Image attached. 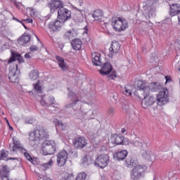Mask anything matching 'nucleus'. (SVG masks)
I'll return each mask as SVG.
<instances>
[{
    "label": "nucleus",
    "instance_id": "f257e3e1",
    "mask_svg": "<svg viewBox=\"0 0 180 180\" xmlns=\"http://www.w3.org/2000/svg\"><path fill=\"white\" fill-rule=\"evenodd\" d=\"M63 1L60 0H51L48 4V6L51 11H56V9L59 8L58 10V19L65 23L67 20L71 19V11L63 7Z\"/></svg>",
    "mask_w": 180,
    "mask_h": 180
},
{
    "label": "nucleus",
    "instance_id": "f03ea898",
    "mask_svg": "<svg viewBox=\"0 0 180 180\" xmlns=\"http://www.w3.org/2000/svg\"><path fill=\"white\" fill-rule=\"evenodd\" d=\"M143 101L145 106H153L156 101L158 106H164V105L168 102V89H163L162 91H159L157 95V98H154L153 96H150L145 97Z\"/></svg>",
    "mask_w": 180,
    "mask_h": 180
},
{
    "label": "nucleus",
    "instance_id": "7ed1b4c3",
    "mask_svg": "<svg viewBox=\"0 0 180 180\" xmlns=\"http://www.w3.org/2000/svg\"><path fill=\"white\" fill-rule=\"evenodd\" d=\"M50 137L49 131L44 127L37 126L33 131L29 133L30 141H44Z\"/></svg>",
    "mask_w": 180,
    "mask_h": 180
},
{
    "label": "nucleus",
    "instance_id": "20e7f679",
    "mask_svg": "<svg viewBox=\"0 0 180 180\" xmlns=\"http://www.w3.org/2000/svg\"><path fill=\"white\" fill-rule=\"evenodd\" d=\"M112 26L115 32H123L129 27V23L124 18L120 17H113L112 18Z\"/></svg>",
    "mask_w": 180,
    "mask_h": 180
},
{
    "label": "nucleus",
    "instance_id": "39448f33",
    "mask_svg": "<svg viewBox=\"0 0 180 180\" xmlns=\"http://www.w3.org/2000/svg\"><path fill=\"white\" fill-rule=\"evenodd\" d=\"M10 151H12L13 153H16V151H20V153H22L24 154L25 158L32 162L33 164V158L27 153V150L22 146V144H20V142H19L17 140L13 139V143L10 144Z\"/></svg>",
    "mask_w": 180,
    "mask_h": 180
},
{
    "label": "nucleus",
    "instance_id": "423d86ee",
    "mask_svg": "<svg viewBox=\"0 0 180 180\" xmlns=\"http://www.w3.org/2000/svg\"><path fill=\"white\" fill-rule=\"evenodd\" d=\"M99 72L101 75H108V79H115V78H117L116 71L113 70V66L109 62L103 63Z\"/></svg>",
    "mask_w": 180,
    "mask_h": 180
},
{
    "label": "nucleus",
    "instance_id": "0eeeda50",
    "mask_svg": "<svg viewBox=\"0 0 180 180\" xmlns=\"http://www.w3.org/2000/svg\"><path fill=\"white\" fill-rule=\"evenodd\" d=\"M57 150V143L54 141H46L43 143L42 151L44 155H53Z\"/></svg>",
    "mask_w": 180,
    "mask_h": 180
},
{
    "label": "nucleus",
    "instance_id": "6e6552de",
    "mask_svg": "<svg viewBox=\"0 0 180 180\" xmlns=\"http://www.w3.org/2000/svg\"><path fill=\"white\" fill-rule=\"evenodd\" d=\"M146 171H147V167L143 166L141 165H138L135 166V167L131 171V178L134 180L140 179V178H143L144 176V174H146Z\"/></svg>",
    "mask_w": 180,
    "mask_h": 180
},
{
    "label": "nucleus",
    "instance_id": "1a4fd4ad",
    "mask_svg": "<svg viewBox=\"0 0 180 180\" xmlns=\"http://www.w3.org/2000/svg\"><path fill=\"white\" fill-rule=\"evenodd\" d=\"M18 75H20V70L18 68V64L11 65L9 68L8 73V79L10 82H12L13 84L19 82V78H18Z\"/></svg>",
    "mask_w": 180,
    "mask_h": 180
},
{
    "label": "nucleus",
    "instance_id": "9d476101",
    "mask_svg": "<svg viewBox=\"0 0 180 180\" xmlns=\"http://www.w3.org/2000/svg\"><path fill=\"white\" fill-rule=\"evenodd\" d=\"M108 162H109V155L108 154L100 155L96 159L94 165L103 169L108 167Z\"/></svg>",
    "mask_w": 180,
    "mask_h": 180
},
{
    "label": "nucleus",
    "instance_id": "9b49d317",
    "mask_svg": "<svg viewBox=\"0 0 180 180\" xmlns=\"http://www.w3.org/2000/svg\"><path fill=\"white\" fill-rule=\"evenodd\" d=\"M56 162L58 167H64L67 162V160H68V153L65 150H63L60 151L57 155Z\"/></svg>",
    "mask_w": 180,
    "mask_h": 180
},
{
    "label": "nucleus",
    "instance_id": "f8f14e48",
    "mask_svg": "<svg viewBox=\"0 0 180 180\" xmlns=\"http://www.w3.org/2000/svg\"><path fill=\"white\" fill-rule=\"evenodd\" d=\"M86 144H88V141L84 136L76 137L73 141L74 147L79 150H82V148H85Z\"/></svg>",
    "mask_w": 180,
    "mask_h": 180
},
{
    "label": "nucleus",
    "instance_id": "ddd939ff",
    "mask_svg": "<svg viewBox=\"0 0 180 180\" xmlns=\"http://www.w3.org/2000/svg\"><path fill=\"white\" fill-rule=\"evenodd\" d=\"M111 140L114 141V143L117 144V146H127L129 144V139L120 134H114L111 137Z\"/></svg>",
    "mask_w": 180,
    "mask_h": 180
},
{
    "label": "nucleus",
    "instance_id": "4468645a",
    "mask_svg": "<svg viewBox=\"0 0 180 180\" xmlns=\"http://www.w3.org/2000/svg\"><path fill=\"white\" fill-rule=\"evenodd\" d=\"M68 99L70 100V102L65 105L66 108H74L78 102H79V99L78 98V96L75 94L73 91H70L68 94Z\"/></svg>",
    "mask_w": 180,
    "mask_h": 180
},
{
    "label": "nucleus",
    "instance_id": "2eb2a0df",
    "mask_svg": "<svg viewBox=\"0 0 180 180\" xmlns=\"http://www.w3.org/2000/svg\"><path fill=\"white\" fill-rule=\"evenodd\" d=\"M150 91L151 89L150 87L148 86L145 87L143 89H138L134 91V95L135 96H137L139 99H143L145 98H148L150 96Z\"/></svg>",
    "mask_w": 180,
    "mask_h": 180
},
{
    "label": "nucleus",
    "instance_id": "dca6fc26",
    "mask_svg": "<svg viewBox=\"0 0 180 180\" xmlns=\"http://www.w3.org/2000/svg\"><path fill=\"white\" fill-rule=\"evenodd\" d=\"M63 25L64 23L63 21L58 20V18H57L56 20L51 22L49 24V29L52 30V32H60Z\"/></svg>",
    "mask_w": 180,
    "mask_h": 180
},
{
    "label": "nucleus",
    "instance_id": "f3484780",
    "mask_svg": "<svg viewBox=\"0 0 180 180\" xmlns=\"http://www.w3.org/2000/svg\"><path fill=\"white\" fill-rule=\"evenodd\" d=\"M155 6L154 4L152 5H146L144 9V13L146 15V17L148 18L149 19H151L153 18H155Z\"/></svg>",
    "mask_w": 180,
    "mask_h": 180
},
{
    "label": "nucleus",
    "instance_id": "a211bd4d",
    "mask_svg": "<svg viewBox=\"0 0 180 180\" xmlns=\"http://www.w3.org/2000/svg\"><path fill=\"white\" fill-rule=\"evenodd\" d=\"M54 103H56V99L51 96H44L40 101V104L41 106H46L47 108L51 106V105H54Z\"/></svg>",
    "mask_w": 180,
    "mask_h": 180
},
{
    "label": "nucleus",
    "instance_id": "6ab92c4d",
    "mask_svg": "<svg viewBox=\"0 0 180 180\" xmlns=\"http://www.w3.org/2000/svg\"><path fill=\"white\" fill-rule=\"evenodd\" d=\"M13 61H18L19 64H22V63H25V59H23L22 55L18 53V52L11 51V56L8 63L11 64V63H13Z\"/></svg>",
    "mask_w": 180,
    "mask_h": 180
},
{
    "label": "nucleus",
    "instance_id": "aec40b11",
    "mask_svg": "<svg viewBox=\"0 0 180 180\" xmlns=\"http://www.w3.org/2000/svg\"><path fill=\"white\" fill-rule=\"evenodd\" d=\"M119 50H120V44H119V42L117 41H112L111 44V46L109 48V54H108V57H110V58H112V57H113V54H115V53H117V51H119Z\"/></svg>",
    "mask_w": 180,
    "mask_h": 180
},
{
    "label": "nucleus",
    "instance_id": "412c9836",
    "mask_svg": "<svg viewBox=\"0 0 180 180\" xmlns=\"http://www.w3.org/2000/svg\"><path fill=\"white\" fill-rule=\"evenodd\" d=\"M127 150H121L113 154V158L116 161H123L127 157Z\"/></svg>",
    "mask_w": 180,
    "mask_h": 180
},
{
    "label": "nucleus",
    "instance_id": "4be33fe9",
    "mask_svg": "<svg viewBox=\"0 0 180 180\" xmlns=\"http://www.w3.org/2000/svg\"><path fill=\"white\" fill-rule=\"evenodd\" d=\"M92 63L96 67L102 65V61H101V53L94 52L91 55Z\"/></svg>",
    "mask_w": 180,
    "mask_h": 180
},
{
    "label": "nucleus",
    "instance_id": "5701e85b",
    "mask_svg": "<svg viewBox=\"0 0 180 180\" xmlns=\"http://www.w3.org/2000/svg\"><path fill=\"white\" fill-rule=\"evenodd\" d=\"M180 13V5L178 4H174L170 5V16H176Z\"/></svg>",
    "mask_w": 180,
    "mask_h": 180
},
{
    "label": "nucleus",
    "instance_id": "b1692460",
    "mask_svg": "<svg viewBox=\"0 0 180 180\" xmlns=\"http://www.w3.org/2000/svg\"><path fill=\"white\" fill-rule=\"evenodd\" d=\"M32 37L29 34H24L18 39V43L20 46H25L30 41Z\"/></svg>",
    "mask_w": 180,
    "mask_h": 180
},
{
    "label": "nucleus",
    "instance_id": "393cba45",
    "mask_svg": "<svg viewBox=\"0 0 180 180\" xmlns=\"http://www.w3.org/2000/svg\"><path fill=\"white\" fill-rule=\"evenodd\" d=\"M124 165L127 167V168L136 167H137V160L134 158L129 157L126 159Z\"/></svg>",
    "mask_w": 180,
    "mask_h": 180
},
{
    "label": "nucleus",
    "instance_id": "a878e982",
    "mask_svg": "<svg viewBox=\"0 0 180 180\" xmlns=\"http://www.w3.org/2000/svg\"><path fill=\"white\" fill-rule=\"evenodd\" d=\"M70 43L73 50H75L76 51L81 50V48L82 47V41H81V39H75L72 40Z\"/></svg>",
    "mask_w": 180,
    "mask_h": 180
},
{
    "label": "nucleus",
    "instance_id": "bb28decb",
    "mask_svg": "<svg viewBox=\"0 0 180 180\" xmlns=\"http://www.w3.org/2000/svg\"><path fill=\"white\" fill-rule=\"evenodd\" d=\"M56 58L57 61L58 62V65L60 68L62 70V71H67L68 70V66H67V64L65 63V61L64 60V58L56 56Z\"/></svg>",
    "mask_w": 180,
    "mask_h": 180
},
{
    "label": "nucleus",
    "instance_id": "cd10ccee",
    "mask_svg": "<svg viewBox=\"0 0 180 180\" xmlns=\"http://www.w3.org/2000/svg\"><path fill=\"white\" fill-rule=\"evenodd\" d=\"M92 164V158L90 155H86L82 160V165L84 168H86L89 167V165H91Z\"/></svg>",
    "mask_w": 180,
    "mask_h": 180
},
{
    "label": "nucleus",
    "instance_id": "c85d7f7f",
    "mask_svg": "<svg viewBox=\"0 0 180 180\" xmlns=\"http://www.w3.org/2000/svg\"><path fill=\"white\" fill-rule=\"evenodd\" d=\"M148 86L152 92H158L161 89V85L158 82H152Z\"/></svg>",
    "mask_w": 180,
    "mask_h": 180
},
{
    "label": "nucleus",
    "instance_id": "c756f323",
    "mask_svg": "<svg viewBox=\"0 0 180 180\" xmlns=\"http://www.w3.org/2000/svg\"><path fill=\"white\" fill-rule=\"evenodd\" d=\"M74 37H75V33L74 31L71 30L67 31L63 35L64 40H67L68 41H70L71 39H74Z\"/></svg>",
    "mask_w": 180,
    "mask_h": 180
},
{
    "label": "nucleus",
    "instance_id": "7c9ffc66",
    "mask_svg": "<svg viewBox=\"0 0 180 180\" xmlns=\"http://www.w3.org/2000/svg\"><path fill=\"white\" fill-rule=\"evenodd\" d=\"M92 16L96 20H99L103 16V12L100 9L96 10L92 14Z\"/></svg>",
    "mask_w": 180,
    "mask_h": 180
},
{
    "label": "nucleus",
    "instance_id": "2f4dec72",
    "mask_svg": "<svg viewBox=\"0 0 180 180\" xmlns=\"http://www.w3.org/2000/svg\"><path fill=\"white\" fill-rule=\"evenodd\" d=\"M53 123L56 125V129H60V130H65V125L63 124V122L58 120H55L53 121Z\"/></svg>",
    "mask_w": 180,
    "mask_h": 180
},
{
    "label": "nucleus",
    "instance_id": "473e14b6",
    "mask_svg": "<svg viewBox=\"0 0 180 180\" xmlns=\"http://www.w3.org/2000/svg\"><path fill=\"white\" fill-rule=\"evenodd\" d=\"M39 78V70H34L30 73V79H32V81H36Z\"/></svg>",
    "mask_w": 180,
    "mask_h": 180
},
{
    "label": "nucleus",
    "instance_id": "72a5a7b5",
    "mask_svg": "<svg viewBox=\"0 0 180 180\" xmlns=\"http://www.w3.org/2000/svg\"><path fill=\"white\" fill-rule=\"evenodd\" d=\"M143 141L140 138H136L131 141V144H133L135 147H143Z\"/></svg>",
    "mask_w": 180,
    "mask_h": 180
},
{
    "label": "nucleus",
    "instance_id": "f704fd0d",
    "mask_svg": "<svg viewBox=\"0 0 180 180\" xmlns=\"http://www.w3.org/2000/svg\"><path fill=\"white\" fill-rule=\"evenodd\" d=\"M51 165H53V160L52 159H51L49 161V162L42 164L41 165V169H42V171H46V169L51 168Z\"/></svg>",
    "mask_w": 180,
    "mask_h": 180
},
{
    "label": "nucleus",
    "instance_id": "c9c22d12",
    "mask_svg": "<svg viewBox=\"0 0 180 180\" xmlns=\"http://www.w3.org/2000/svg\"><path fill=\"white\" fill-rule=\"evenodd\" d=\"M33 88L35 92H37V94H41V86L40 85V81L38 80L36 84H34Z\"/></svg>",
    "mask_w": 180,
    "mask_h": 180
},
{
    "label": "nucleus",
    "instance_id": "e433bc0d",
    "mask_svg": "<svg viewBox=\"0 0 180 180\" xmlns=\"http://www.w3.org/2000/svg\"><path fill=\"white\" fill-rule=\"evenodd\" d=\"M86 174L85 172H81L77 174L75 180H86Z\"/></svg>",
    "mask_w": 180,
    "mask_h": 180
},
{
    "label": "nucleus",
    "instance_id": "4c0bfd02",
    "mask_svg": "<svg viewBox=\"0 0 180 180\" xmlns=\"http://www.w3.org/2000/svg\"><path fill=\"white\" fill-rule=\"evenodd\" d=\"M75 20H76V22H79V23H81V22L84 21V15H82V13L77 14L75 16Z\"/></svg>",
    "mask_w": 180,
    "mask_h": 180
},
{
    "label": "nucleus",
    "instance_id": "58836bf2",
    "mask_svg": "<svg viewBox=\"0 0 180 180\" xmlns=\"http://www.w3.org/2000/svg\"><path fill=\"white\" fill-rule=\"evenodd\" d=\"M63 178L65 180H74L75 179L74 174H72V173H71V174L65 173L63 176Z\"/></svg>",
    "mask_w": 180,
    "mask_h": 180
},
{
    "label": "nucleus",
    "instance_id": "ea45409f",
    "mask_svg": "<svg viewBox=\"0 0 180 180\" xmlns=\"http://www.w3.org/2000/svg\"><path fill=\"white\" fill-rule=\"evenodd\" d=\"M123 94L126 95V96H131V91L127 87L123 89Z\"/></svg>",
    "mask_w": 180,
    "mask_h": 180
},
{
    "label": "nucleus",
    "instance_id": "a19ab883",
    "mask_svg": "<svg viewBox=\"0 0 180 180\" xmlns=\"http://www.w3.org/2000/svg\"><path fill=\"white\" fill-rule=\"evenodd\" d=\"M138 86L139 87V89H144L145 88H146L147 86H146V83L143 82V81H139L138 82Z\"/></svg>",
    "mask_w": 180,
    "mask_h": 180
},
{
    "label": "nucleus",
    "instance_id": "79ce46f5",
    "mask_svg": "<svg viewBox=\"0 0 180 180\" xmlns=\"http://www.w3.org/2000/svg\"><path fill=\"white\" fill-rule=\"evenodd\" d=\"M30 12V16L33 18V16H36V12L34 11V8L33 7L28 8Z\"/></svg>",
    "mask_w": 180,
    "mask_h": 180
},
{
    "label": "nucleus",
    "instance_id": "37998d69",
    "mask_svg": "<svg viewBox=\"0 0 180 180\" xmlns=\"http://www.w3.org/2000/svg\"><path fill=\"white\" fill-rule=\"evenodd\" d=\"M30 50L32 52L37 51V50H39V47H37L36 45H32L30 47Z\"/></svg>",
    "mask_w": 180,
    "mask_h": 180
},
{
    "label": "nucleus",
    "instance_id": "c03bdc74",
    "mask_svg": "<svg viewBox=\"0 0 180 180\" xmlns=\"http://www.w3.org/2000/svg\"><path fill=\"white\" fill-rule=\"evenodd\" d=\"M1 158H8V153L6 151H2L0 154Z\"/></svg>",
    "mask_w": 180,
    "mask_h": 180
},
{
    "label": "nucleus",
    "instance_id": "a18cd8bd",
    "mask_svg": "<svg viewBox=\"0 0 180 180\" xmlns=\"http://www.w3.org/2000/svg\"><path fill=\"white\" fill-rule=\"evenodd\" d=\"M141 50H142V53H143V54H147V44H145L144 46H143L141 47Z\"/></svg>",
    "mask_w": 180,
    "mask_h": 180
},
{
    "label": "nucleus",
    "instance_id": "49530a36",
    "mask_svg": "<svg viewBox=\"0 0 180 180\" xmlns=\"http://www.w3.org/2000/svg\"><path fill=\"white\" fill-rule=\"evenodd\" d=\"M70 154H72V157H74V158H78V152L75 150L70 151Z\"/></svg>",
    "mask_w": 180,
    "mask_h": 180
},
{
    "label": "nucleus",
    "instance_id": "de8ad7c7",
    "mask_svg": "<svg viewBox=\"0 0 180 180\" xmlns=\"http://www.w3.org/2000/svg\"><path fill=\"white\" fill-rule=\"evenodd\" d=\"M165 78L166 79L165 84H167V82H172V79H171V76H165Z\"/></svg>",
    "mask_w": 180,
    "mask_h": 180
},
{
    "label": "nucleus",
    "instance_id": "09e8293b",
    "mask_svg": "<svg viewBox=\"0 0 180 180\" xmlns=\"http://www.w3.org/2000/svg\"><path fill=\"white\" fill-rule=\"evenodd\" d=\"M108 115H113V114L115 113V108H110L109 110H108Z\"/></svg>",
    "mask_w": 180,
    "mask_h": 180
},
{
    "label": "nucleus",
    "instance_id": "8fccbe9b",
    "mask_svg": "<svg viewBox=\"0 0 180 180\" xmlns=\"http://www.w3.org/2000/svg\"><path fill=\"white\" fill-rule=\"evenodd\" d=\"M22 22H27V23H33V19L27 18L25 20H22Z\"/></svg>",
    "mask_w": 180,
    "mask_h": 180
},
{
    "label": "nucleus",
    "instance_id": "3c124183",
    "mask_svg": "<svg viewBox=\"0 0 180 180\" xmlns=\"http://www.w3.org/2000/svg\"><path fill=\"white\" fill-rule=\"evenodd\" d=\"M122 109H124L125 112H129V106L127 105H123Z\"/></svg>",
    "mask_w": 180,
    "mask_h": 180
},
{
    "label": "nucleus",
    "instance_id": "603ef678",
    "mask_svg": "<svg viewBox=\"0 0 180 180\" xmlns=\"http://www.w3.org/2000/svg\"><path fill=\"white\" fill-rule=\"evenodd\" d=\"M25 58H32V57L30 56V53H27L25 55Z\"/></svg>",
    "mask_w": 180,
    "mask_h": 180
},
{
    "label": "nucleus",
    "instance_id": "864d4df0",
    "mask_svg": "<svg viewBox=\"0 0 180 180\" xmlns=\"http://www.w3.org/2000/svg\"><path fill=\"white\" fill-rule=\"evenodd\" d=\"M13 20H16V22H18L19 23L22 24L23 22L22 21H21L20 20H19L15 17H13Z\"/></svg>",
    "mask_w": 180,
    "mask_h": 180
},
{
    "label": "nucleus",
    "instance_id": "5fc2aeb1",
    "mask_svg": "<svg viewBox=\"0 0 180 180\" xmlns=\"http://www.w3.org/2000/svg\"><path fill=\"white\" fill-rule=\"evenodd\" d=\"M21 25H22V26L25 27V29H26V30H30L29 27H27L26 25H25V23L21 22Z\"/></svg>",
    "mask_w": 180,
    "mask_h": 180
},
{
    "label": "nucleus",
    "instance_id": "6e6d98bb",
    "mask_svg": "<svg viewBox=\"0 0 180 180\" xmlns=\"http://www.w3.org/2000/svg\"><path fill=\"white\" fill-rule=\"evenodd\" d=\"M84 33H88V26L84 27Z\"/></svg>",
    "mask_w": 180,
    "mask_h": 180
},
{
    "label": "nucleus",
    "instance_id": "4d7b16f0",
    "mask_svg": "<svg viewBox=\"0 0 180 180\" xmlns=\"http://www.w3.org/2000/svg\"><path fill=\"white\" fill-rule=\"evenodd\" d=\"M79 6H82V5H83V2H82V0H80L79 1Z\"/></svg>",
    "mask_w": 180,
    "mask_h": 180
},
{
    "label": "nucleus",
    "instance_id": "13d9d810",
    "mask_svg": "<svg viewBox=\"0 0 180 180\" xmlns=\"http://www.w3.org/2000/svg\"><path fill=\"white\" fill-rule=\"evenodd\" d=\"M88 113H91V115H92V116H94V112L89 111V112H86V115H88Z\"/></svg>",
    "mask_w": 180,
    "mask_h": 180
},
{
    "label": "nucleus",
    "instance_id": "bf43d9fd",
    "mask_svg": "<svg viewBox=\"0 0 180 180\" xmlns=\"http://www.w3.org/2000/svg\"><path fill=\"white\" fill-rule=\"evenodd\" d=\"M125 132H126V129L123 128V129H122V133H125Z\"/></svg>",
    "mask_w": 180,
    "mask_h": 180
},
{
    "label": "nucleus",
    "instance_id": "052dcab7",
    "mask_svg": "<svg viewBox=\"0 0 180 180\" xmlns=\"http://www.w3.org/2000/svg\"><path fill=\"white\" fill-rule=\"evenodd\" d=\"M89 120H91V119H94V117L91 116L87 118Z\"/></svg>",
    "mask_w": 180,
    "mask_h": 180
},
{
    "label": "nucleus",
    "instance_id": "680f3d73",
    "mask_svg": "<svg viewBox=\"0 0 180 180\" xmlns=\"http://www.w3.org/2000/svg\"><path fill=\"white\" fill-rule=\"evenodd\" d=\"M9 129L10 130H13V127H11V125H9Z\"/></svg>",
    "mask_w": 180,
    "mask_h": 180
},
{
    "label": "nucleus",
    "instance_id": "e2e57ef3",
    "mask_svg": "<svg viewBox=\"0 0 180 180\" xmlns=\"http://www.w3.org/2000/svg\"><path fill=\"white\" fill-rule=\"evenodd\" d=\"M76 9H77V11H78L79 12H81V10H80V9H78V8H76Z\"/></svg>",
    "mask_w": 180,
    "mask_h": 180
},
{
    "label": "nucleus",
    "instance_id": "0e129e2a",
    "mask_svg": "<svg viewBox=\"0 0 180 180\" xmlns=\"http://www.w3.org/2000/svg\"><path fill=\"white\" fill-rule=\"evenodd\" d=\"M26 123H32V122L30 120L29 122H26Z\"/></svg>",
    "mask_w": 180,
    "mask_h": 180
},
{
    "label": "nucleus",
    "instance_id": "69168bd1",
    "mask_svg": "<svg viewBox=\"0 0 180 180\" xmlns=\"http://www.w3.org/2000/svg\"><path fill=\"white\" fill-rule=\"evenodd\" d=\"M10 160H15V158H10Z\"/></svg>",
    "mask_w": 180,
    "mask_h": 180
},
{
    "label": "nucleus",
    "instance_id": "338daca9",
    "mask_svg": "<svg viewBox=\"0 0 180 180\" xmlns=\"http://www.w3.org/2000/svg\"><path fill=\"white\" fill-rule=\"evenodd\" d=\"M7 124H8V126H9V122H8V121H7Z\"/></svg>",
    "mask_w": 180,
    "mask_h": 180
}]
</instances>
